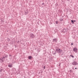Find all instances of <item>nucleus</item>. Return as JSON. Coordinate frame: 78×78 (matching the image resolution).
<instances>
[{
	"instance_id": "5701e85b",
	"label": "nucleus",
	"mask_w": 78,
	"mask_h": 78,
	"mask_svg": "<svg viewBox=\"0 0 78 78\" xmlns=\"http://www.w3.org/2000/svg\"><path fill=\"white\" fill-rule=\"evenodd\" d=\"M54 55H55V54H56V52H55V53H54Z\"/></svg>"
},
{
	"instance_id": "dca6fc26",
	"label": "nucleus",
	"mask_w": 78,
	"mask_h": 78,
	"mask_svg": "<svg viewBox=\"0 0 78 78\" xmlns=\"http://www.w3.org/2000/svg\"><path fill=\"white\" fill-rule=\"evenodd\" d=\"M71 56H72V57L73 58H74V56H73V55H71Z\"/></svg>"
},
{
	"instance_id": "f03ea898",
	"label": "nucleus",
	"mask_w": 78,
	"mask_h": 78,
	"mask_svg": "<svg viewBox=\"0 0 78 78\" xmlns=\"http://www.w3.org/2000/svg\"><path fill=\"white\" fill-rule=\"evenodd\" d=\"M72 65L76 66V65H78V63L75 61H74L72 63Z\"/></svg>"
},
{
	"instance_id": "6e6552de",
	"label": "nucleus",
	"mask_w": 78,
	"mask_h": 78,
	"mask_svg": "<svg viewBox=\"0 0 78 78\" xmlns=\"http://www.w3.org/2000/svg\"><path fill=\"white\" fill-rule=\"evenodd\" d=\"M57 41V39H53V42H56Z\"/></svg>"
},
{
	"instance_id": "aec40b11",
	"label": "nucleus",
	"mask_w": 78,
	"mask_h": 78,
	"mask_svg": "<svg viewBox=\"0 0 78 78\" xmlns=\"http://www.w3.org/2000/svg\"><path fill=\"white\" fill-rule=\"evenodd\" d=\"M71 45H73V43H71Z\"/></svg>"
},
{
	"instance_id": "4be33fe9",
	"label": "nucleus",
	"mask_w": 78,
	"mask_h": 78,
	"mask_svg": "<svg viewBox=\"0 0 78 78\" xmlns=\"http://www.w3.org/2000/svg\"><path fill=\"white\" fill-rule=\"evenodd\" d=\"M73 21H74V22H76V21H75V20H73Z\"/></svg>"
},
{
	"instance_id": "39448f33",
	"label": "nucleus",
	"mask_w": 78,
	"mask_h": 78,
	"mask_svg": "<svg viewBox=\"0 0 78 78\" xmlns=\"http://www.w3.org/2000/svg\"><path fill=\"white\" fill-rule=\"evenodd\" d=\"M28 58L29 59H31L32 58H33V57L31 56H29L28 57Z\"/></svg>"
},
{
	"instance_id": "412c9836",
	"label": "nucleus",
	"mask_w": 78,
	"mask_h": 78,
	"mask_svg": "<svg viewBox=\"0 0 78 78\" xmlns=\"http://www.w3.org/2000/svg\"><path fill=\"white\" fill-rule=\"evenodd\" d=\"M42 5H44V3H43L42 4Z\"/></svg>"
},
{
	"instance_id": "0eeeda50",
	"label": "nucleus",
	"mask_w": 78,
	"mask_h": 78,
	"mask_svg": "<svg viewBox=\"0 0 78 78\" xmlns=\"http://www.w3.org/2000/svg\"><path fill=\"white\" fill-rule=\"evenodd\" d=\"M8 67H12V64H9L8 65Z\"/></svg>"
},
{
	"instance_id": "1a4fd4ad",
	"label": "nucleus",
	"mask_w": 78,
	"mask_h": 78,
	"mask_svg": "<svg viewBox=\"0 0 78 78\" xmlns=\"http://www.w3.org/2000/svg\"><path fill=\"white\" fill-rule=\"evenodd\" d=\"M62 50H61L60 49H59L58 50V53H61V52H62Z\"/></svg>"
},
{
	"instance_id": "f8f14e48",
	"label": "nucleus",
	"mask_w": 78,
	"mask_h": 78,
	"mask_svg": "<svg viewBox=\"0 0 78 78\" xmlns=\"http://www.w3.org/2000/svg\"><path fill=\"white\" fill-rule=\"evenodd\" d=\"M25 14L26 15V14H28V12L27 11H26V12H25Z\"/></svg>"
},
{
	"instance_id": "b1692460",
	"label": "nucleus",
	"mask_w": 78,
	"mask_h": 78,
	"mask_svg": "<svg viewBox=\"0 0 78 78\" xmlns=\"http://www.w3.org/2000/svg\"><path fill=\"white\" fill-rule=\"evenodd\" d=\"M75 69H76L77 68H75Z\"/></svg>"
},
{
	"instance_id": "f3484780",
	"label": "nucleus",
	"mask_w": 78,
	"mask_h": 78,
	"mask_svg": "<svg viewBox=\"0 0 78 78\" xmlns=\"http://www.w3.org/2000/svg\"><path fill=\"white\" fill-rule=\"evenodd\" d=\"M72 70H70V71H69L70 72V73H71V72H72Z\"/></svg>"
},
{
	"instance_id": "2eb2a0df",
	"label": "nucleus",
	"mask_w": 78,
	"mask_h": 78,
	"mask_svg": "<svg viewBox=\"0 0 78 78\" xmlns=\"http://www.w3.org/2000/svg\"><path fill=\"white\" fill-rule=\"evenodd\" d=\"M56 24H58V21H56Z\"/></svg>"
},
{
	"instance_id": "a211bd4d",
	"label": "nucleus",
	"mask_w": 78,
	"mask_h": 78,
	"mask_svg": "<svg viewBox=\"0 0 78 78\" xmlns=\"http://www.w3.org/2000/svg\"><path fill=\"white\" fill-rule=\"evenodd\" d=\"M44 69H45V66H44Z\"/></svg>"
},
{
	"instance_id": "20e7f679",
	"label": "nucleus",
	"mask_w": 78,
	"mask_h": 78,
	"mask_svg": "<svg viewBox=\"0 0 78 78\" xmlns=\"http://www.w3.org/2000/svg\"><path fill=\"white\" fill-rule=\"evenodd\" d=\"M77 50H78V49L76 48H75L73 49V51L75 52V51H77Z\"/></svg>"
},
{
	"instance_id": "9b49d317",
	"label": "nucleus",
	"mask_w": 78,
	"mask_h": 78,
	"mask_svg": "<svg viewBox=\"0 0 78 78\" xmlns=\"http://www.w3.org/2000/svg\"><path fill=\"white\" fill-rule=\"evenodd\" d=\"M59 20H60V21H62V20H63V19L60 18L59 19Z\"/></svg>"
},
{
	"instance_id": "4468645a",
	"label": "nucleus",
	"mask_w": 78,
	"mask_h": 78,
	"mask_svg": "<svg viewBox=\"0 0 78 78\" xmlns=\"http://www.w3.org/2000/svg\"><path fill=\"white\" fill-rule=\"evenodd\" d=\"M2 69H0V72H2Z\"/></svg>"
},
{
	"instance_id": "ddd939ff",
	"label": "nucleus",
	"mask_w": 78,
	"mask_h": 78,
	"mask_svg": "<svg viewBox=\"0 0 78 78\" xmlns=\"http://www.w3.org/2000/svg\"><path fill=\"white\" fill-rule=\"evenodd\" d=\"M71 22L73 23H74V22L73 21V20H71Z\"/></svg>"
},
{
	"instance_id": "f257e3e1",
	"label": "nucleus",
	"mask_w": 78,
	"mask_h": 78,
	"mask_svg": "<svg viewBox=\"0 0 78 78\" xmlns=\"http://www.w3.org/2000/svg\"><path fill=\"white\" fill-rule=\"evenodd\" d=\"M8 57V55H6V56H3V57L1 59H0V60H1L2 61V62H3V60H5V58H6Z\"/></svg>"
},
{
	"instance_id": "7ed1b4c3",
	"label": "nucleus",
	"mask_w": 78,
	"mask_h": 78,
	"mask_svg": "<svg viewBox=\"0 0 78 78\" xmlns=\"http://www.w3.org/2000/svg\"><path fill=\"white\" fill-rule=\"evenodd\" d=\"M34 37H35V36H34V34H30L31 37H32V38H34Z\"/></svg>"
},
{
	"instance_id": "6ab92c4d",
	"label": "nucleus",
	"mask_w": 78,
	"mask_h": 78,
	"mask_svg": "<svg viewBox=\"0 0 78 78\" xmlns=\"http://www.w3.org/2000/svg\"><path fill=\"white\" fill-rule=\"evenodd\" d=\"M57 53H59V51H57Z\"/></svg>"
},
{
	"instance_id": "9d476101",
	"label": "nucleus",
	"mask_w": 78,
	"mask_h": 78,
	"mask_svg": "<svg viewBox=\"0 0 78 78\" xmlns=\"http://www.w3.org/2000/svg\"><path fill=\"white\" fill-rule=\"evenodd\" d=\"M59 48H57L55 49L56 51H59Z\"/></svg>"
},
{
	"instance_id": "a878e982",
	"label": "nucleus",
	"mask_w": 78,
	"mask_h": 78,
	"mask_svg": "<svg viewBox=\"0 0 78 78\" xmlns=\"http://www.w3.org/2000/svg\"><path fill=\"white\" fill-rule=\"evenodd\" d=\"M68 0V1H69V0Z\"/></svg>"
},
{
	"instance_id": "423d86ee",
	"label": "nucleus",
	"mask_w": 78,
	"mask_h": 78,
	"mask_svg": "<svg viewBox=\"0 0 78 78\" xmlns=\"http://www.w3.org/2000/svg\"><path fill=\"white\" fill-rule=\"evenodd\" d=\"M62 32L65 33H66V29H64L63 30Z\"/></svg>"
},
{
	"instance_id": "393cba45",
	"label": "nucleus",
	"mask_w": 78,
	"mask_h": 78,
	"mask_svg": "<svg viewBox=\"0 0 78 78\" xmlns=\"http://www.w3.org/2000/svg\"><path fill=\"white\" fill-rule=\"evenodd\" d=\"M59 66H60V65H59Z\"/></svg>"
}]
</instances>
